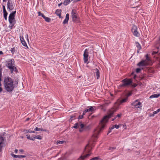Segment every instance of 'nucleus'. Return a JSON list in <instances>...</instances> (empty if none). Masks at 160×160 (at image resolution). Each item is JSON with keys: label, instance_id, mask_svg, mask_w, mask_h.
<instances>
[{"label": "nucleus", "instance_id": "1", "mask_svg": "<svg viewBox=\"0 0 160 160\" xmlns=\"http://www.w3.org/2000/svg\"><path fill=\"white\" fill-rule=\"evenodd\" d=\"M13 81L11 78L6 77L4 78L3 85L5 89L8 92H12L14 89Z\"/></svg>", "mask_w": 160, "mask_h": 160}, {"label": "nucleus", "instance_id": "27", "mask_svg": "<svg viewBox=\"0 0 160 160\" xmlns=\"http://www.w3.org/2000/svg\"><path fill=\"white\" fill-rule=\"evenodd\" d=\"M75 114H74L73 115H72V116H70V121H72V120L74 119H75Z\"/></svg>", "mask_w": 160, "mask_h": 160}, {"label": "nucleus", "instance_id": "21", "mask_svg": "<svg viewBox=\"0 0 160 160\" xmlns=\"http://www.w3.org/2000/svg\"><path fill=\"white\" fill-rule=\"evenodd\" d=\"M128 99V98H126L124 99H122L121 100L119 101V105H120L122 103L125 102H127Z\"/></svg>", "mask_w": 160, "mask_h": 160}, {"label": "nucleus", "instance_id": "36", "mask_svg": "<svg viewBox=\"0 0 160 160\" xmlns=\"http://www.w3.org/2000/svg\"><path fill=\"white\" fill-rule=\"evenodd\" d=\"M116 149V147H110L108 148V150H114Z\"/></svg>", "mask_w": 160, "mask_h": 160}, {"label": "nucleus", "instance_id": "8", "mask_svg": "<svg viewBox=\"0 0 160 160\" xmlns=\"http://www.w3.org/2000/svg\"><path fill=\"white\" fill-rule=\"evenodd\" d=\"M131 105L137 108H140L141 109L142 105L141 103L138 101V100H135L133 102L131 103Z\"/></svg>", "mask_w": 160, "mask_h": 160}, {"label": "nucleus", "instance_id": "23", "mask_svg": "<svg viewBox=\"0 0 160 160\" xmlns=\"http://www.w3.org/2000/svg\"><path fill=\"white\" fill-rule=\"evenodd\" d=\"M4 138L2 136H0V148H2V146L1 145L3 143L4 141Z\"/></svg>", "mask_w": 160, "mask_h": 160}, {"label": "nucleus", "instance_id": "18", "mask_svg": "<svg viewBox=\"0 0 160 160\" xmlns=\"http://www.w3.org/2000/svg\"><path fill=\"white\" fill-rule=\"evenodd\" d=\"M95 106H91L89 108L87 109V111L88 112H93L95 110Z\"/></svg>", "mask_w": 160, "mask_h": 160}, {"label": "nucleus", "instance_id": "55", "mask_svg": "<svg viewBox=\"0 0 160 160\" xmlns=\"http://www.w3.org/2000/svg\"><path fill=\"white\" fill-rule=\"evenodd\" d=\"M18 151V150L17 149H15V152L16 153H17V152Z\"/></svg>", "mask_w": 160, "mask_h": 160}, {"label": "nucleus", "instance_id": "40", "mask_svg": "<svg viewBox=\"0 0 160 160\" xmlns=\"http://www.w3.org/2000/svg\"><path fill=\"white\" fill-rule=\"evenodd\" d=\"M63 141H57V143L59 144H62L63 143Z\"/></svg>", "mask_w": 160, "mask_h": 160}, {"label": "nucleus", "instance_id": "3", "mask_svg": "<svg viewBox=\"0 0 160 160\" xmlns=\"http://www.w3.org/2000/svg\"><path fill=\"white\" fill-rule=\"evenodd\" d=\"M92 149V147L89 144H87L84 148V152L85 153H88L84 156L81 155L79 158L78 159V160H84L86 158L89 157L91 153H90V151Z\"/></svg>", "mask_w": 160, "mask_h": 160}, {"label": "nucleus", "instance_id": "38", "mask_svg": "<svg viewBox=\"0 0 160 160\" xmlns=\"http://www.w3.org/2000/svg\"><path fill=\"white\" fill-rule=\"evenodd\" d=\"M41 128H38L36 127L35 128L34 130L36 131H41V130H42Z\"/></svg>", "mask_w": 160, "mask_h": 160}, {"label": "nucleus", "instance_id": "11", "mask_svg": "<svg viewBox=\"0 0 160 160\" xmlns=\"http://www.w3.org/2000/svg\"><path fill=\"white\" fill-rule=\"evenodd\" d=\"M26 136L27 138L28 139L32 141H34L35 138H37L39 140H41L42 139V138L40 135H35L34 136L30 137V135L27 134L26 135Z\"/></svg>", "mask_w": 160, "mask_h": 160}, {"label": "nucleus", "instance_id": "32", "mask_svg": "<svg viewBox=\"0 0 160 160\" xmlns=\"http://www.w3.org/2000/svg\"><path fill=\"white\" fill-rule=\"evenodd\" d=\"M38 14L39 16H41L43 18H44L45 17V16L41 13L40 12H38Z\"/></svg>", "mask_w": 160, "mask_h": 160}, {"label": "nucleus", "instance_id": "19", "mask_svg": "<svg viewBox=\"0 0 160 160\" xmlns=\"http://www.w3.org/2000/svg\"><path fill=\"white\" fill-rule=\"evenodd\" d=\"M94 70L96 72V75L97 76V79H98L100 77V72L99 70L97 68H96Z\"/></svg>", "mask_w": 160, "mask_h": 160}, {"label": "nucleus", "instance_id": "42", "mask_svg": "<svg viewBox=\"0 0 160 160\" xmlns=\"http://www.w3.org/2000/svg\"><path fill=\"white\" fill-rule=\"evenodd\" d=\"M87 112H88L87 111V110L86 109L85 110L83 111V113H82V115H83H83H84Z\"/></svg>", "mask_w": 160, "mask_h": 160}, {"label": "nucleus", "instance_id": "28", "mask_svg": "<svg viewBox=\"0 0 160 160\" xmlns=\"http://www.w3.org/2000/svg\"><path fill=\"white\" fill-rule=\"evenodd\" d=\"M18 80H17L15 81H14V84H13L14 85V88L15 87H17L18 86Z\"/></svg>", "mask_w": 160, "mask_h": 160}, {"label": "nucleus", "instance_id": "34", "mask_svg": "<svg viewBox=\"0 0 160 160\" xmlns=\"http://www.w3.org/2000/svg\"><path fill=\"white\" fill-rule=\"evenodd\" d=\"M45 19V20L46 21L49 22H50V18L46 17L45 16V17L44 18H43Z\"/></svg>", "mask_w": 160, "mask_h": 160}, {"label": "nucleus", "instance_id": "20", "mask_svg": "<svg viewBox=\"0 0 160 160\" xmlns=\"http://www.w3.org/2000/svg\"><path fill=\"white\" fill-rule=\"evenodd\" d=\"M55 13L57 15V16H58L59 18H61V10L60 9L57 10Z\"/></svg>", "mask_w": 160, "mask_h": 160}, {"label": "nucleus", "instance_id": "64", "mask_svg": "<svg viewBox=\"0 0 160 160\" xmlns=\"http://www.w3.org/2000/svg\"><path fill=\"white\" fill-rule=\"evenodd\" d=\"M135 77H136V75L134 76V78H135Z\"/></svg>", "mask_w": 160, "mask_h": 160}, {"label": "nucleus", "instance_id": "49", "mask_svg": "<svg viewBox=\"0 0 160 160\" xmlns=\"http://www.w3.org/2000/svg\"><path fill=\"white\" fill-rule=\"evenodd\" d=\"M115 128L114 125L112 127L110 128V129L112 130Z\"/></svg>", "mask_w": 160, "mask_h": 160}, {"label": "nucleus", "instance_id": "25", "mask_svg": "<svg viewBox=\"0 0 160 160\" xmlns=\"http://www.w3.org/2000/svg\"><path fill=\"white\" fill-rule=\"evenodd\" d=\"M135 44L137 47L139 49V50H140L141 49V47L140 44L138 42H135Z\"/></svg>", "mask_w": 160, "mask_h": 160}, {"label": "nucleus", "instance_id": "41", "mask_svg": "<svg viewBox=\"0 0 160 160\" xmlns=\"http://www.w3.org/2000/svg\"><path fill=\"white\" fill-rule=\"evenodd\" d=\"M98 157H95L92 158V160H98Z\"/></svg>", "mask_w": 160, "mask_h": 160}, {"label": "nucleus", "instance_id": "13", "mask_svg": "<svg viewBox=\"0 0 160 160\" xmlns=\"http://www.w3.org/2000/svg\"><path fill=\"white\" fill-rule=\"evenodd\" d=\"M148 64V62H146V60H142L138 63V65L139 67L146 66H147Z\"/></svg>", "mask_w": 160, "mask_h": 160}, {"label": "nucleus", "instance_id": "26", "mask_svg": "<svg viewBox=\"0 0 160 160\" xmlns=\"http://www.w3.org/2000/svg\"><path fill=\"white\" fill-rule=\"evenodd\" d=\"M3 17L6 20L7 19V16L8 14V13L7 12V11H5L3 12Z\"/></svg>", "mask_w": 160, "mask_h": 160}, {"label": "nucleus", "instance_id": "61", "mask_svg": "<svg viewBox=\"0 0 160 160\" xmlns=\"http://www.w3.org/2000/svg\"><path fill=\"white\" fill-rule=\"evenodd\" d=\"M3 2H6L7 1V0H2Z\"/></svg>", "mask_w": 160, "mask_h": 160}, {"label": "nucleus", "instance_id": "37", "mask_svg": "<svg viewBox=\"0 0 160 160\" xmlns=\"http://www.w3.org/2000/svg\"><path fill=\"white\" fill-rule=\"evenodd\" d=\"M160 111V108L158 109L156 111L153 112V113H154L155 114H157Z\"/></svg>", "mask_w": 160, "mask_h": 160}, {"label": "nucleus", "instance_id": "63", "mask_svg": "<svg viewBox=\"0 0 160 160\" xmlns=\"http://www.w3.org/2000/svg\"><path fill=\"white\" fill-rule=\"evenodd\" d=\"M131 95V93H129L128 94V96H130Z\"/></svg>", "mask_w": 160, "mask_h": 160}, {"label": "nucleus", "instance_id": "50", "mask_svg": "<svg viewBox=\"0 0 160 160\" xmlns=\"http://www.w3.org/2000/svg\"><path fill=\"white\" fill-rule=\"evenodd\" d=\"M19 151L21 152H24V150L22 149H20L19 150Z\"/></svg>", "mask_w": 160, "mask_h": 160}, {"label": "nucleus", "instance_id": "54", "mask_svg": "<svg viewBox=\"0 0 160 160\" xmlns=\"http://www.w3.org/2000/svg\"><path fill=\"white\" fill-rule=\"evenodd\" d=\"M62 2H61L60 3L58 4V6H59V7L61 5H62Z\"/></svg>", "mask_w": 160, "mask_h": 160}, {"label": "nucleus", "instance_id": "31", "mask_svg": "<svg viewBox=\"0 0 160 160\" xmlns=\"http://www.w3.org/2000/svg\"><path fill=\"white\" fill-rule=\"evenodd\" d=\"M25 131L27 133H35V132L34 131H32V130H26Z\"/></svg>", "mask_w": 160, "mask_h": 160}, {"label": "nucleus", "instance_id": "14", "mask_svg": "<svg viewBox=\"0 0 160 160\" xmlns=\"http://www.w3.org/2000/svg\"><path fill=\"white\" fill-rule=\"evenodd\" d=\"M79 126H80V128L79 130V131L80 132H82L84 130H86L87 128H89V126H88L87 127H85L83 124L81 123V122H79Z\"/></svg>", "mask_w": 160, "mask_h": 160}, {"label": "nucleus", "instance_id": "60", "mask_svg": "<svg viewBox=\"0 0 160 160\" xmlns=\"http://www.w3.org/2000/svg\"><path fill=\"white\" fill-rule=\"evenodd\" d=\"M116 118V117H115V118H113V119H112V121H114V120Z\"/></svg>", "mask_w": 160, "mask_h": 160}, {"label": "nucleus", "instance_id": "15", "mask_svg": "<svg viewBox=\"0 0 160 160\" xmlns=\"http://www.w3.org/2000/svg\"><path fill=\"white\" fill-rule=\"evenodd\" d=\"M20 39L21 40V41L22 42V43L23 45L25 47H27L28 48V46L27 44L26 43V42L24 40V38L23 36H20Z\"/></svg>", "mask_w": 160, "mask_h": 160}, {"label": "nucleus", "instance_id": "52", "mask_svg": "<svg viewBox=\"0 0 160 160\" xmlns=\"http://www.w3.org/2000/svg\"><path fill=\"white\" fill-rule=\"evenodd\" d=\"M41 129L42 130H41V131L46 132L47 131L46 129H42V128Z\"/></svg>", "mask_w": 160, "mask_h": 160}, {"label": "nucleus", "instance_id": "56", "mask_svg": "<svg viewBox=\"0 0 160 160\" xmlns=\"http://www.w3.org/2000/svg\"><path fill=\"white\" fill-rule=\"evenodd\" d=\"M3 54V53L2 51H0V55H2Z\"/></svg>", "mask_w": 160, "mask_h": 160}, {"label": "nucleus", "instance_id": "9", "mask_svg": "<svg viewBox=\"0 0 160 160\" xmlns=\"http://www.w3.org/2000/svg\"><path fill=\"white\" fill-rule=\"evenodd\" d=\"M137 29V27L134 25L132 28V32L135 36L138 37L139 36L140 34L138 32Z\"/></svg>", "mask_w": 160, "mask_h": 160}, {"label": "nucleus", "instance_id": "6", "mask_svg": "<svg viewBox=\"0 0 160 160\" xmlns=\"http://www.w3.org/2000/svg\"><path fill=\"white\" fill-rule=\"evenodd\" d=\"M16 13V11H12L9 15V23L12 24L11 28L15 24V22H13V21L15 20V17Z\"/></svg>", "mask_w": 160, "mask_h": 160}, {"label": "nucleus", "instance_id": "7", "mask_svg": "<svg viewBox=\"0 0 160 160\" xmlns=\"http://www.w3.org/2000/svg\"><path fill=\"white\" fill-rule=\"evenodd\" d=\"M72 20L73 22H77L78 21V18L76 14V11L75 9H72L71 12Z\"/></svg>", "mask_w": 160, "mask_h": 160}, {"label": "nucleus", "instance_id": "51", "mask_svg": "<svg viewBox=\"0 0 160 160\" xmlns=\"http://www.w3.org/2000/svg\"><path fill=\"white\" fill-rule=\"evenodd\" d=\"M111 131L112 130L110 128L107 134H108L109 133H110L111 132Z\"/></svg>", "mask_w": 160, "mask_h": 160}, {"label": "nucleus", "instance_id": "48", "mask_svg": "<svg viewBox=\"0 0 160 160\" xmlns=\"http://www.w3.org/2000/svg\"><path fill=\"white\" fill-rule=\"evenodd\" d=\"M14 71L16 72H18L17 69L15 67V68H14Z\"/></svg>", "mask_w": 160, "mask_h": 160}, {"label": "nucleus", "instance_id": "57", "mask_svg": "<svg viewBox=\"0 0 160 160\" xmlns=\"http://www.w3.org/2000/svg\"><path fill=\"white\" fill-rule=\"evenodd\" d=\"M2 91V88L1 87H0V92H1Z\"/></svg>", "mask_w": 160, "mask_h": 160}, {"label": "nucleus", "instance_id": "5", "mask_svg": "<svg viewBox=\"0 0 160 160\" xmlns=\"http://www.w3.org/2000/svg\"><path fill=\"white\" fill-rule=\"evenodd\" d=\"M119 86L120 87H125L130 85L132 82V81L131 79L126 78L122 80Z\"/></svg>", "mask_w": 160, "mask_h": 160}, {"label": "nucleus", "instance_id": "30", "mask_svg": "<svg viewBox=\"0 0 160 160\" xmlns=\"http://www.w3.org/2000/svg\"><path fill=\"white\" fill-rule=\"evenodd\" d=\"M2 68L1 65H0V82L1 81V77L2 76Z\"/></svg>", "mask_w": 160, "mask_h": 160}, {"label": "nucleus", "instance_id": "16", "mask_svg": "<svg viewBox=\"0 0 160 160\" xmlns=\"http://www.w3.org/2000/svg\"><path fill=\"white\" fill-rule=\"evenodd\" d=\"M69 19V14L67 13L66 15L65 18L63 22V24H65L68 23V22Z\"/></svg>", "mask_w": 160, "mask_h": 160}, {"label": "nucleus", "instance_id": "53", "mask_svg": "<svg viewBox=\"0 0 160 160\" xmlns=\"http://www.w3.org/2000/svg\"><path fill=\"white\" fill-rule=\"evenodd\" d=\"M155 114L153 113V114H151L150 115V117H153L154 116Z\"/></svg>", "mask_w": 160, "mask_h": 160}, {"label": "nucleus", "instance_id": "39", "mask_svg": "<svg viewBox=\"0 0 160 160\" xmlns=\"http://www.w3.org/2000/svg\"><path fill=\"white\" fill-rule=\"evenodd\" d=\"M141 69L140 68H137L136 69V72L137 73H138L139 72H140V71Z\"/></svg>", "mask_w": 160, "mask_h": 160}, {"label": "nucleus", "instance_id": "29", "mask_svg": "<svg viewBox=\"0 0 160 160\" xmlns=\"http://www.w3.org/2000/svg\"><path fill=\"white\" fill-rule=\"evenodd\" d=\"M79 123H76L74 126L73 127V128L77 129L79 127Z\"/></svg>", "mask_w": 160, "mask_h": 160}, {"label": "nucleus", "instance_id": "35", "mask_svg": "<svg viewBox=\"0 0 160 160\" xmlns=\"http://www.w3.org/2000/svg\"><path fill=\"white\" fill-rule=\"evenodd\" d=\"M146 60H146V62H147L149 61L150 60V59L148 57V55L147 54L146 55Z\"/></svg>", "mask_w": 160, "mask_h": 160}, {"label": "nucleus", "instance_id": "62", "mask_svg": "<svg viewBox=\"0 0 160 160\" xmlns=\"http://www.w3.org/2000/svg\"><path fill=\"white\" fill-rule=\"evenodd\" d=\"M140 50H139V49H138V51H137V52L138 53H139V51Z\"/></svg>", "mask_w": 160, "mask_h": 160}, {"label": "nucleus", "instance_id": "43", "mask_svg": "<svg viewBox=\"0 0 160 160\" xmlns=\"http://www.w3.org/2000/svg\"><path fill=\"white\" fill-rule=\"evenodd\" d=\"M114 127L115 128H117V129H118L119 128V125H117V124H116L115 125H114Z\"/></svg>", "mask_w": 160, "mask_h": 160}, {"label": "nucleus", "instance_id": "33", "mask_svg": "<svg viewBox=\"0 0 160 160\" xmlns=\"http://www.w3.org/2000/svg\"><path fill=\"white\" fill-rule=\"evenodd\" d=\"M10 50V51H11V52L13 54L15 51V47H13V48H11V49Z\"/></svg>", "mask_w": 160, "mask_h": 160}, {"label": "nucleus", "instance_id": "17", "mask_svg": "<svg viewBox=\"0 0 160 160\" xmlns=\"http://www.w3.org/2000/svg\"><path fill=\"white\" fill-rule=\"evenodd\" d=\"M12 156L14 158H24L26 157V156L25 155H14L13 154H12Z\"/></svg>", "mask_w": 160, "mask_h": 160}, {"label": "nucleus", "instance_id": "24", "mask_svg": "<svg viewBox=\"0 0 160 160\" xmlns=\"http://www.w3.org/2000/svg\"><path fill=\"white\" fill-rule=\"evenodd\" d=\"M71 2V1L70 0H64L63 4L65 5L66 6L68 5Z\"/></svg>", "mask_w": 160, "mask_h": 160}, {"label": "nucleus", "instance_id": "4", "mask_svg": "<svg viewBox=\"0 0 160 160\" xmlns=\"http://www.w3.org/2000/svg\"><path fill=\"white\" fill-rule=\"evenodd\" d=\"M7 63L6 66L10 70L11 73H12L14 71L15 68V61L14 59H9L8 61L6 62Z\"/></svg>", "mask_w": 160, "mask_h": 160}, {"label": "nucleus", "instance_id": "22", "mask_svg": "<svg viewBox=\"0 0 160 160\" xmlns=\"http://www.w3.org/2000/svg\"><path fill=\"white\" fill-rule=\"evenodd\" d=\"M160 94H153L150 97V98H157L159 97Z\"/></svg>", "mask_w": 160, "mask_h": 160}, {"label": "nucleus", "instance_id": "46", "mask_svg": "<svg viewBox=\"0 0 160 160\" xmlns=\"http://www.w3.org/2000/svg\"><path fill=\"white\" fill-rule=\"evenodd\" d=\"M2 8H3V12L6 11V10L5 9V7L4 5H2Z\"/></svg>", "mask_w": 160, "mask_h": 160}, {"label": "nucleus", "instance_id": "47", "mask_svg": "<svg viewBox=\"0 0 160 160\" xmlns=\"http://www.w3.org/2000/svg\"><path fill=\"white\" fill-rule=\"evenodd\" d=\"M137 86V85L136 84H134L132 85V87L133 88H135Z\"/></svg>", "mask_w": 160, "mask_h": 160}, {"label": "nucleus", "instance_id": "12", "mask_svg": "<svg viewBox=\"0 0 160 160\" xmlns=\"http://www.w3.org/2000/svg\"><path fill=\"white\" fill-rule=\"evenodd\" d=\"M7 8L9 11H11L14 9L13 3L11 2L10 0H8Z\"/></svg>", "mask_w": 160, "mask_h": 160}, {"label": "nucleus", "instance_id": "45", "mask_svg": "<svg viewBox=\"0 0 160 160\" xmlns=\"http://www.w3.org/2000/svg\"><path fill=\"white\" fill-rule=\"evenodd\" d=\"M122 115V114H118L116 117H116V118L117 117H118V118H120V117Z\"/></svg>", "mask_w": 160, "mask_h": 160}, {"label": "nucleus", "instance_id": "10", "mask_svg": "<svg viewBox=\"0 0 160 160\" xmlns=\"http://www.w3.org/2000/svg\"><path fill=\"white\" fill-rule=\"evenodd\" d=\"M83 55L84 62L88 64V49H86L84 50Z\"/></svg>", "mask_w": 160, "mask_h": 160}, {"label": "nucleus", "instance_id": "2", "mask_svg": "<svg viewBox=\"0 0 160 160\" xmlns=\"http://www.w3.org/2000/svg\"><path fill=\"white\" fill-rule=\"evenodd\" d=\"M116 111V109L114 107H112L111 109H110L109 111L108 114L105 116L101 120V123L102 125V128L100 130V131L104 128V124L108 121V120L112 116L114 112Z\"/></svg>", "mask_w": 160, "mask_h": 160}, {"label": "nucleus", "instance_id": "44", "mask_svg": "<svg viewBox=\"0 0 160 160\" xmlns=\"http://www.w3.org/2000/svg\"><path fill=\"white\" fill-rule=\"evenodd\" d=\"M83 115H80L79 116L78 118V119H82L83 118Z\"/></svg>", "mask_w": 160, "mask_h": 160}, {"label": "nucleus", "instance_id": "59", "mask_svg": "<svg viewBox=\"0 0 160 160\" xmlns=\"http://www.w3.org/2000/svg\"><path fill=\"white\" fill-rule=\"evenodd\" d=\"M29 118H27V119H26V121H28V120H29Z\"/></svg>", "mask_w": 160, "mask_h": 160}, {"label": "nucleus", "instance_id": "58", "mask_svg": "<svg viewBox=\"0 0 160 160\" xmlns=\"http://www.w3.org/2000/svg\"><path fill=\"white\" fill-rule=\"evenodd\" d=\"M91 146L92 147H92H94V144H93H93H92V145H91Z\"/></svg>", "mask_w": 160, "mask_h": 160}]
</instances>
